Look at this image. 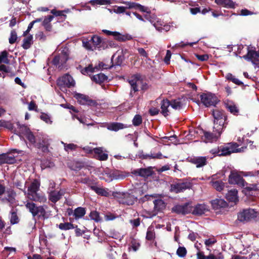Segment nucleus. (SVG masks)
<instances>
[{
  "label": "nucleus",
  "mask_w": 259,
  "mask_h": 259,
  "mask_svg": "<svg viewBox=\"0 0 259 259\" xmlns=\"http://www.w3.org/2000/svg\"><path fill=\"white\" fill-rule=\"evenodd\" d=\"M40 186V181L37 179H33L28 187L27 192L25 195L30 200L40 203H45L47 198L45 195L38 193Z\"/></svg>",
  "instance_id": "1"
},
{
  "label": "nucleus",
  "mask_w": 259,
  "mask_h": 259,
  "mask_svg": "<svg viewBox=\"0 0 259 259\" xmlns=\"http://www.w3.org/2000/svg\"><path fill=\"white\" fill-rule=\"evenodd\" d=\"M160 113H167L170 112L171 109L175 110H180L184 106L182 100L180 98L169 100L167 99H164L161 101Z\"/></svg>",
  "instance_id": "2"
},
{
  "label": "nucleus",
  "mask_w": 259,
  "mask_h": 259,
  "mask_svg": "<svg viewBox=\"0 0 259 259\" xmlns=\"http://www.w3.org/2000/svg\"><path fill=\"white\" fill-rule=\"evenodd\" d=\"M240 145L235 142L228 143L220 146L221 154L220 156L230 155L233 153H240L244 151L246 146L239 148Z\"/></svg>",
  "instance_id": "3"
},
{
  "label": "nucleus",
  "mask_w": 259,
  "mask_h": 259,
  "mask_svg": "<svg viewBox=\"0 0 259 259\" xmlns=\"http://www.w3.org/2000/svg\"><path fill=\"white\" fill-rule=\"evenodd\" d=\"M193 184L187 179H179L170 184L169 191L175 193H182L192 188Z\"/></svg>",
  "instance_id": "4"
},
{
  "label": "nucleus",
  "mask_w": 259,
  "mask_h": 259,
  "mask_svg": "<svg viewBox=\"0 0 259 259\" xmlns=\"http://www.w3.org/2000/svg\"><path fill=\"white\" fill-rule=\"evenodd\" d=\"M258 218L259 212L252 208L243 209L237 215V220L243 223L254 221Z\"/></svg>",
  "instance_id": "5"
},
{
  "label": "nucleus",
  "mask_w": 259,
  "mask_h": 259,
  "mask_svg": "<svg viewBox=\"0 0 259 259\" xmlns=\"http://www.w3.org/2000/svg\"><path fill=\"white\" fill-rule=\"evenodd\" d=\"M25 206L31 213L33 217L37 216L38 218H46L47 213L45 209L47 207L46 206H37L34 203L28 201L25 204Z\"/></svg>",
  "instance_id": "6"
},
{
  "label": "nucleus",
  "mask_w": 259,
  "mask_h": 259,
  "mask_svg": "<svg viewBox=\"0 0 259 259\" xmlns=\"http://www.w3.org/2000/svg\"><path fill=\"white\" fill-rule=\"evenodd\" d=\"M57 84L62 92H65L67 91V88L74 87L75 82L70 75L65 74L57 79Z\"/></svg>",
  "instance_id": "7"
},
{
  "label": "nucleus",
  "mask_w": 259,
  "mask_h": 259,
  "mask_svg": "<svg viewBox=\"0 0 259 259\" xmlns=\"http://www.w3.org/2000/svg\"><path fill=\"white\" fill-rule=\"evenodd\" d=\"M73 97L80 105L96 107L101 105L97 100L92 99L89 96L85 94L75 92L73 95Z\"/></svg>",
  "instance_id": "8"
},
{
  "label": "nucleus",
  "mask_w": 259,
  "mask_h": 259,
  "mask_svg": "<svg viewBox=\"0 0 259 259\" xmlns=\"http://www.w3.org/2000/svg\"><path fill=\"white\" fill-rule=\"evenodd\" d=\"M69 53L68 49L64 48L58 55L53 58L52 64L56 66H58L59 68L62 69L69 59Z\"/></svg>",
  "instance_id": "9"
},
{
  "label": "nucleus",
  "mask_w": 259,
  "mask_h": 259,
  "mask_svg": "<svg viewBox=\"0 0 259 259\" xmlns=\"http://www.w3.org/2000/svg\"><path fill=\"white\" fill-rule=\"evenodd\" d=\"M50 146V139L43 135H37V142L34 145V147L39 149L41 152L44 153L50 152L49 147Z\"/></svg>",
  "instance_id": "10"
},
{
  "label": "nucleus",
  "mask_w": 259,
  "mask_h": 259,
  "mask_svg": "<svg viewBox=\"0 0 259 259\" xmlns=\"http://www.w3.org/2000/svg\"><path fill=\"white\" fill-rule=\"evenodd\" d=\"M201 103L206 107L215 106L220 100L213 94L211 93H202L200 96Z\"/></svg>",
  "instance_id": "11"
},
{
  "label": "nucleus",
  "mask_w": 259,
  "mask_h": 259,
  "mask_svg": "<svg viewBox=\"0 0 259 259\" xmlns=\"http://www.w3.org/2000/svg\"><path fill=\"white\" fill-rule=\"evenodd\" d=\"M115 197L119 203L124 205H133L136 201L134 196L128 193H117Z\"/></svg>",
  "instance_id": "12"
},
{
  "label": "nucleus",
  "mask_w": 259,
  "mask_h": 259,
  "mask_svg": "<svg viewBox=\"0 0 259 259\" xmlns=\"http://www.w3.org/2000/svg\"><path fill=\"white\" fill-rule=\"evenodd\" d=\"M192 203L186 202L182 205H176L171 208V211L178 214L185 215L191 213Z\"/></svg>",
  "instance_id": "13"
},
{
  "label": "nucleus",
  "mask_w": 259,
  "mask_h": 259,
  "mask_svg": "<svg viewBox=\"0 0 259 259\" xmlns=\"http://www.w3.org/2000/svg\"><path fill=\"white\" fill-rule=\"evenodd\" d=\"M200 134H202V139L206 143L215 142L220 137L221 132L217 131V130H213L212 133L201 130Z\"/></svg>",
  "instance_id": "14"
},
{
  "label": "nucleus",
  "mask_w": 259,
  "mask_h": 259,
  "mask_svg": "<svg viewBox=\"0 0 259 259\" xmlns=\"http://www.w3.org/2000/svg\"><path fill=\"white\" fill-rule=\"evenodd\" d=\"M209 210V206L205 203H197L192 205L191 213L194 215L200 216Z\"/></svg>",
  "instance_id": "15"
},
{
  "label": "nucleus",
  "mask_w": 259,
  "mask_h": 259,
  "mask_svg": "<svg viewBox=\"0 0 259 259\" xmlns=\"http://www.w3.org/2000/svg\"><path fill=\"white\" fill-rule=\"evenodd\" d=\"M212 115L214 124V128L222 133V130L227 120V116L225 114H212Z\"/></svg>",
  "instance_id": "16"
},
{
  "label": "nucleus",
  "mask_w": 259,
  "mask_h": 259,
  "mask_svg": "<svg viewBox=\"0 0 259 259\" xmlns=\"http://www.w3.org/2000/svg\"><path fill=\"white\" fill-rule=\"evenodd\" d=\"M102 31L107 35L113 36L115 39L119 41L123 42L132 39L131 35L128 34L123 35L117 31H111L106 29H104Z\"/></svg>",
  "instance_id": "17"
},
{
  "label": "nucleus",
  "mask_w": 259,
  "mask_h": 259,
  "mask_svg": "<svg viewBox=\"0 0 259 259\" xmlns=\"http://www.w3.org/2000/svg\"><path fill=\"white\" fill-rule=\"evenodd\" d=\"M243 58L248 61H251L253 64L257 65L259 63V50L256 51L248 49L247 54L243 56Z\"/></svg>",
  "instance_id": "18"
},
{
  "label": "nucleus",
  "mask_w": 259,
  "mask_h": 259,
  "mask_svg": "<svg viewBox=\"0 0 259 259\" xmlns=\"http://www.w3.org/2000/svg\"><path fill=\"white\" fill-rule=\"evenodd\" d=\"M132 173L136 176H140L144 178H148L151 176L154 172L151 166L147 168H141L133 170Z\"/></svg>",
  "instance_id": "19"
},
{
  "label": "nucleus",
  "mask_w": 259,
  "mask_h": 259,
  "mask_svg": "<svg viewBox=\"0 0 259 259\" xmlns=\"http://www.w3.org/2000/svg\"><path fill=\"white\" fill-rule=\"evenodd\" d=\"M207 157L206 156L191 157L188 158V160L191 163L196 165V167H203L207 164Z\"/></svg>",
  "instance_id": "20"
},
{
  "label": "nucleus",
  "mask_w": 259,
  "mask_h": 259,
  "mask_svg": "<svg viewBox=\"0 0 259 259\" xmlns=\"http://www.w3.org/2000/svg\"><path fill=\"white\" fill-rule=\"evenodd\" d=\"M228 182L230 184H236L244 187V180L243 178L237 173L231 172L229 176Z\"/></svg>",
  "instance_id": "21"
},
{
  "label": "nucleus",
  "mask_w": 259,
  "mask_h": 259,
  "mask_svg": "<svg viewBox=\"0 0 259 259\" xmlns=\"http://www.w3.org/2000/svg\"><path fill=\"white\" fill-rule=\"evenodd\" d=\"M154 204L152 216L156 215L158 212L162 211L166 207V204L162 199H155L153 201Z\"/></svg>",
  "instance_id": "22"
},
{
  "label": "nucleus",
  "mask_w": 259,
  "mask_h": 259,
  "mask_svg": "<svg viewBox=\"0 0 259 259\" xmlns=\"http://www.w3.org/2000/svg\"><path fill=\"white\" fill-rule=\"evenodd\" d=\"M225 108L231 113H238L239 109L238 105L233 101L226 100L224 102Z\"/></svg>",
  "instance_id": "23"
},
{
  "label": "nucleus",
  "mask_w": 259,
  "mask_h": 259,
  "mask_svg": "<svg viewBox=\"0 0 259 259\" xmlns=\"http://www.w3.org/2000/svg\"><path fill=\"white\" fill-rule=\"evenodd\" d=\"M196 255L197 259H224V255L222 252H220L217 255L210 253L208 255L205 256L203 251H199Z\"/></svg>",
  "instance_id": "24"
},
{
  "label": "nucleus",
  "mask_w": 259,
  "mask_h": 259,
  "mask_svg": "<svg viewBox=\"0 0 259 259\" xmlns=\"http://www.w3.org/2000/svg\"><path fill=\"white\" fill-rule=\"evenodd\" d=\"M85 213L86 210L85 208L78 207L75 209L74 211L71 209L70 211L68 212V214L69 215L73 214L75 219L77 220L83 217L85 215Z\"/></svg>",
  "instance_id": "25"
},
{
  "label": "nucleus",
  "mask_w": 259,
  "mask_h": 259,
  "mask_svg": "<svg viewBox=\"0 0 259 259\" xmlns=\"http://www.w3.org/2000/svg\"><path fill=\"white\" fill-rule=\"evenodd\" d=\"M218 5L229 9H234L236 5L232 0H214Z\"/></svg>",
  "instance_id": "26"
},
{
  "label": "nucleus",
  "mask_w": 259,
  "mask_h": 259,
  "mask_svg": "<svg viewBox=\"0 0 259 259\" xmlns=\"http://www.w3.org/2000/svg\"><path fill=\"white\" fill-rule=\"evenodd\" d=\"M94 153L96 154V158L97 159L100 161L106 160L108 158V155L107 153H104L102 148H95L93 150Z\"/></svg>",
  "instance_id": "27"
},
{
  "label": "nucleus",
  "mask_w": 259,
  "mask_h": 259,
  "mask_svg": "<svg viewBox=\"0 0 259 259\" xmlns=\"http://www.w3.org/2000/svg\"><path fill=\"white\" fill-rule=\"evenodd\" d=\"M127 127V126L120 122H111L107 125V128L110 131L117 132L119 130H122Z\"/></svg>",
  "instance_id": "28"
},
{
  "label": "nucleus",
  "mask_w": 259,
  "mask_h": 259,
  "mask_svg": "<svg viewBox=\"0 0 259 259\" xmlns=\"http://www.w3.org/2000/svg\"><path fill=\"white\" fill-rule=\"evenodd\" d=\"M216 176H212V180L210 183L212 187L218 191H222L225 187V184L222 181H214L215 179Z\"/></svg>",
  "instance_id": "29"
},
{
  "label": "nucleus",
  "mask_w": 259,
  "mask_h": 259,
  "mask_svg": "<svg viewBox=\"0 0 259 259\" xmlns=\"http://www.w3.org/2000/svg\"><path fill=\"white\" fill-rule=\"evenodd\" d=\"M63 193L60 191H52L49 194V199L53 203H56L62 197Z\"/></svg>",
  "instance_id": "30"
},
{
  "label": "nucleus",
  "mask_w": 259,
  "mask_h": 259,
  "mask_svg": "<svg viewBox=\"0 0 259 259\" xmlns=\"http://www.w3.org/2000/svg\"><path fill=\"white\" fill-rule=\"evenodd\" d=\"M54 16L49 15L45 17L42 22V25L44 27L46 31L50 32L52 30V25L51 22L54 18Z\"/></svg>",
  "instance_id": "31"
},
{
  "label": "nucleus",
  "mask_w": 259,
  "mask_h": 259,
  "mask_svg": "<svg viewBox=\"0 0 259 259\" xmlns=\"http://www.w3.org/2000/svg\"><path fill=\"white\" fill-rule=\"evenodd\" d=\"M140 77V75L136 74L132 77V79L129 80V83L131 85L132 89L135 92L138 91L137 83L141 82Z\"/></svg>",
  "instance_id": "32"
},
{
  "label": "nucleus",
  "mask_w": 259,
  "mask_h": 259,
  "mask_svg": "<svg viewBox=\"0 0 259 259\" xmlns=\"http://www.w3.org/2000/svg\"><path fill=\"white\" fill-rule=\"evenodd\" d=\"M237 193L236 189H232L226 194V198L230 202H236L238 200Z\"/></svg>",
  "instance_id": "33"
},
{
  "label": "nucleus",
  "mask_w": 259,
  "mask_h": 259,
  "mask_svg": "<svg viewBox=\"0 0 259 259\" xmlns=\"http://www.w3.org/2000/svg\"><path fill=\"white\" fill-rule=\"evenodd\" d=\"M91 78L93 81L100 84L108 79V76L101 73L93 75Z\"/></svg>",
  "instance_id": "34"
},
{
  "label": "nucleus",
  "mask_w": 259,
  "mask_h": 259,
  "mask_svg": "<svg viewBox=\"0 0 259 259\" xmlns=\"http://www.w3.org/2000/svg\"><path fill=\"white\" fill-rule=\"evenodd\" d=\"M211 204L213 209H218L221 207H224L227 203L223 199H215L211 201Z\"/></svg>",
  "instance_id": "35"
},
{
  "label": "nucleus",
  "mask_w": 259,
  "mask_h": 259,
  "mask_svg": "<svg viewBox=\"0 0 259 259\" xmlns=\"http://www.w3.org/2000/svg\"><path fill=\"white\" fill-rule=\"evenodd\" d=\"M91 189L94 191L97 194L102 196H108L109 195L108 189L97 186H91Z\"/></svg>",
  "instance_id": "36"
},
{
  "label": "nucleus",
  "mask_w": 259,
  "mask_h": 259,
  "mask_svg": "<svg viewBox=\"0 0 259 259\" xmlns=\"http://www.w3.org/2000/svg\"><path fill=\"white\" fill-rule=\"evenodd\" d=\"M72 118L74 119L76 118L81 123L85 124L87 125L91 124L90 122L91 120L85 116V114H72Z\"/></svg>",
  "instance_id": "37"
},
{
  "label": "nucleus",
  "mask_w": 259,
  "mask_h": 259,
  "mask_svg": "<svg viewBox=\"0 0 259 259\" xmlns=\"http://www.w3.org/2000/svg\"><path fill=\"white\" fill-rule=\"evenodd\" d=\"M33 36L32 35H29L23 40V44L22 45V48L27 50L30 48L31 44H32Z\"/></svg>",
  "instance_id": "38"
},
{
  "label": "nucleus",
  "mask_w": 259,
  "mask_h": 259,
  "mask_svg": "<svg viewBox=\"0 0 259 259\" xmlns=\"http://www.w3.org/2000/svg\"><path fill=\"white\" fill-rule=\"evenodd\" d=\"M2 157L3 159V164H13L16 161V160L14 156H10L7 153L2 154Z\"/></svg>",
  "instance_id": "39"
},
{
  "label": "nucleus",
  "mask_w": 259,
  "mask_h": 259,
  "mask_svg": "<svg viewBox=\"0 0 259 259\" xmlns=\"http://www.w3.org/2000/svg\"><path fill=\"white\" fill-rule=\"evenodd\" d=\"M17 124L19 127V131H17L16 130H14V132L16 134H18V133L19 134H23L24 136H26L28 133L30 131V129L27 126L20 125L19 122H18Z\"/></svg>",
  "instance_id": "40"
},
{
  "label": "nucleus",
  "mask_w": 259,
  "mask_h": 259,
  "mask_svg": "<svg viewBox=\"0 0 259 259\" xmlns=\"http://www.w3.org/2000/svg\"><path fill=\"white\" fill-rule=\"evenodd\" d=\"M9 53L5 50L0 53V63H4L6 64H9L10 62V60L8 58Z\"/></svg>",
  "instance_id": "41"
},
{
  "label": "nucleus",
  "mask_w": 259,
  "mask_h": 259,
  "mask_svg": "<svg viewBox=\"0 0 259 259\" xmlns=\"http://www.w3.org/2000/svg\"><path fill=\"white\" fill-rule=\"evenodd\" d=\"M102 38L97 35H94L91 37L90 41L93 44L95 49L96 48L99 49V47L101 43Z\"/></svg>",
  "instance_id": "42"
},
{
  "label": "nucleus",
  "mask_w": 259,
  "mask_h": 259,
  "mask_svg": "<svg viewBox=\"0 0 259 259\" xmlns=\"http://www.w3.org/2000/svg\"><path fill=\"white\" fill-rule=\"evenodd\" d=\"M11 219H10V222L11 224L12 225H14L18 223L19 221V219L17 216V209H14V208H12L11 211Z\"/></svg>",
  "instance_id": "43"
},
{
  "label": "nucleus",
  "mask_w": 259,
  "mask_h": 259,
  "mask_svg": "<svg viewBox=\"0 0 259 259\" xmlns=\"http://www.w3.org/2000/svg\"><path fill=\"white\" fill-rule=\"evenodd\" d=\"M0 127H4L11 131L14 130L13 124L10 121L0 120Z\"/></svg>",
  "instance_id": "44"
},
{
  "label": "nucleus",
  "mask_w": 259,
  "mask_h": 259,
  "mask_svg": "<svg viewBox=\"0 0 259 259\" xmlns=\"http://www.w3.org/2000/svg\"><path fill=\"white\" fill-rule=\"evenodd\" d=\"M69 12V9L64 10L63 11L57 10L55 9L51 10V13L53 15V16H63L64 19L66 18V15L64 13H68Z\"/></svg>",
  "instance_id": "45"
},
{
  "label": "nucleus",
  "mask_w": 259,
  "mask_h": 259,
  "mask_svg": "<svg viewBox=\"0 0 259 259\" xmlns=\"http://www.w3.org/2000/svg\"><path fill=\"white\" fill-rule=\"evenodd\" d=\"M75 228L73 224L71 223H60L59 225V228L62 230H68Z\"/></svg>",
  "instance_id": "46"
},
{
  "label": "nucleus",
  "mask_w": 259,
  "mask_h": 259,
  "mask_svg": "<svg viewBox=\"0 0 259 259\" xmlns=\"http://www.w3.org/2000/svg\"><path fill=\"white\" fill-rule=\"evenodd\" d=\"M27 139L29 141V142L33 144V146L37 142V136L35 137L32 133V132L30 131L28 134L25 136Z\"/></svg>",
  "instance_id": "47"
},
{
  "label": "nucleus",
  "mask_w": 259,
  "mask_h": 259,
  "mask_svg": "<svg viewBox=\"0 0 259 259\" xmlns=\"http://www.w3.org/2000/svg\"><path fill=\"white\" fill-rule=\"evenodd\" d=\"M142 117L140 114H136L133 119V124L135 126H138L141 125L142 123Z\"/></svg>",
  "instance_id": "48"
},
{
  "label": "nucleus",
  "mask_w": 259,
  "mask_h": 259,
  "mask_svg": "<svg viewBox=\"0 0 259 259\" xmlns=\"http://www.w3.org/2000/svg\"><path fill=\"white\" fill-rule=\"evenodd\" d=\"M90 217L91 219L94 220L96 222H99L101 221L99 213L97 211H91L90 213Z\"/></svg>",
  "instance_id": "49"
},
{
  "label": "nucleus",
  "mask_w": 259,
  "mask_h": 259,
  "mask_svg": "<svg viewBox=\"0 0 259 259\" xmlns=\"http://www.w3.org/2000/svg\"><path fill=\"white\" fill-rule=\"evenodd\" d=\"M155 238L154 230L148 229L146 233V239L149 241H153Z\"/></svg>",
  "instance_id": "50"
},
{
  "label": "nucleus",
  "mask_w": 259,
  "mask_h": 259,
  "mask_svg": "<svg viewBox=\"0 0 259 259\" xmlns=\"http://www.w3.org/2000/svg\"><path fill=\"white\" fill-rule=\"evenodd\" d=\"M187 252L185 247L179 246L177 250V254L180 257H184L186 255Z\"/></svg>",
  "instance_id": "51"
},
{
  "label": "nucleus",
  "mask_w": 259,
  "mask_h": 259,
  "mask_svg": "<svg viewBox=\"0 0 259 259\" xmlns=\"http://www.w3.org/2000/svg\"><path fill=\"white\" fill-rule=\"evenodd\" d=\"M78 182L81 183L87 184L90 188L91 186H94L92 185L94 184L93 181L90 179L89 177L81 178L78 180Z\"/></svg>",
  "instance_id": "52"
},
{
  "label": "nucleus",
  "mask_w": 259,
  "mask_h": 259,
  "mask_svg": "<svg viewBox=\"0 0 259 259\" xmlns=\"http://www.w3.org/2000/svg\"><path fill=\"white\" fill-rule=\"evenodd\" d=\"M92 5H106L111 4L110 0H94L91 2Z\"/></svg>",
  "instance_id": "53"
},
{
  "label": "nucleus",
  "mask_w": 259,
  "mask_h": 259,
  "mask_svg": "<svg viewBox=\"0 0 259 259\" xmlns=\"http://www.w3.org/2000/svg\"><path fill=\"white\" fill-rule=\"evenodd\" d=\"M17 39V35L15 30H12L11 31L10 37L9 39V41L10 44H14Z\"/></svg>",
  "instance_id": "54"
},
{
  "label": "nucleus",
  "mask_w": 259,
  "mask_h": 259,
  "mask_svg": "<svg viewBox=\"0 0 259 259\" xmlns=\"http://www.w3.org/2000/svg\"><path fill=\"white\" fill-rule=\"evenodd\" d=\"M26 183L27 182L25 183V185H26ZM14 185L17 188L22 191L25 194H26V191H25L26 186L25 185L23 186L21 181L16 180L14 183Z\"/></svg>",
  "instance_id": "55"
},
{
  "label": "nucleus",
  "mask_w": 259,
  "mask_h": 259,
  "mask_svg": "<svg viewBox=\"0 0 259 259\" xmlns=\"http://www.w3.org/2000/svg\"><path fill=\"white\" fill-rule=\"evenodd\" d=\"M124 60V56L122 55H119L115 59L113 66H121Z\"/></svg>",
  "instance_id": "56"
},
{
  "label": "nucleus",
  "mask_w": 259,
  "mask_h": 259,
  "mask_svg": "<svg viewBox=\"0 0 259 259\" xmlns=\"http://www.w3.org/2000/svg\"><path fill=\"white\" fill-rule=\"evenodd\" d=\"M64 145V149L66 151H73L75 150L77 147L76 145H75L73 143L71 144H64L63 143Z\"/></svg>",
  "instance_id": "57"
},
{
  "label": "nucleus",
  "mask_w": 259,
  "mask_h": 259,
  "mask_svg": "<svg viewBox=\"0 0 259 259\" xmlns=\"http://www.w3.org/2000/svg\"><path fill=\"white\" fill-rule=\"evenodd\" d=\"M95 71V68L93 67L92 64L89 65L81 70V73L83 74H88L89 73H93Z\"/></svg>",
  "instance_id": "58"
},
{
  "label": "nucleus",
  "mask_w": 259,
  "mask_h": 259,
  "mask_svg": "<svg viewBox=\"0 0 259 259\" xmlns=\"http://www.w3.org/2000/svg\"><path fill=\"white\" fill-rule=\"evenodd\" d=\"M91 41L90 40H82V45L83 47L85 48L87 50L89 51H93V47L91 44Z\"/></svg>",
  "instance_id": "59"
},
{
  "label": "nucleus",
  "mask_w": 259,
  "mask_h": 259,
  "mask_svg": "<svg viewBox=\"0 0 259 259\" xmlns=\"http://www.w3.org/2000/svg\"><path fill=\"white\" fill-rule=\"evenodd\" d=\"M36 38L38 39L41 41H44L47 39L46 35L42 31H38L35 35Z\"/></svg>",
  "instance_id": "60"
},
{
  "label": "nucleus",
  "mask_w": 259,
  "mask_h": 259,
  "mask_svg": "<svg viewBox=\"0 0 259 259\" xmlns=\"http://www.w3.org/2000/svg\"><path fill=\"white\" fill-rule=\"evenodd\" d=\"M40 118L47 123H51L52 122V118L49 114H41Z\"/></svg>",
  "instance_id": "61"
},
{
  "label": "nucleus",
  "mask_w": 259,
  "mask_h": 259,
  "mask_svg": "<svg viewBox=\"0 0 259 259\" xmlns=\"http://www.w3.org/2000/svg\"><path fill=\"white\" fill-rule=\"evenodd\" d=\"M196 57L200 61H206L208 60L209 56L207 54L198 55L196 54Z\"/></svg>",
  "instance_id": "62"
},
{
  "label": "nucleus",
  "mask_w": 259,
  "mask_h": 259,
  "mask_svg": "<svg viewBox=\"0 0 259 259\" xmlns=\"http://www.w3.org/2000/svg\"><path fill=\"white\" fill-rule=\"evenodd\" d=\"M108 48L107 40L102 38L101 43L99 47V50H105Z\"/></svg>",
  "instance_id": "63"
},
{
  "label": "nucleus",
  "mask_w": 259,
  "mask_h": 259,
  "mask_svg": "<svg viewBox=\"0 0 259 259\" xmlns=\"http://www.w3.org/2000/svg\"><path fill=\"white\" fill-rule=\"evenodd\" d=\"M131 247L133 248V250L136 251L140 246V243L137 242L135 239H133L131 241Z\"/></svg>",
  "instance_id": "64"
}]
</instances>
